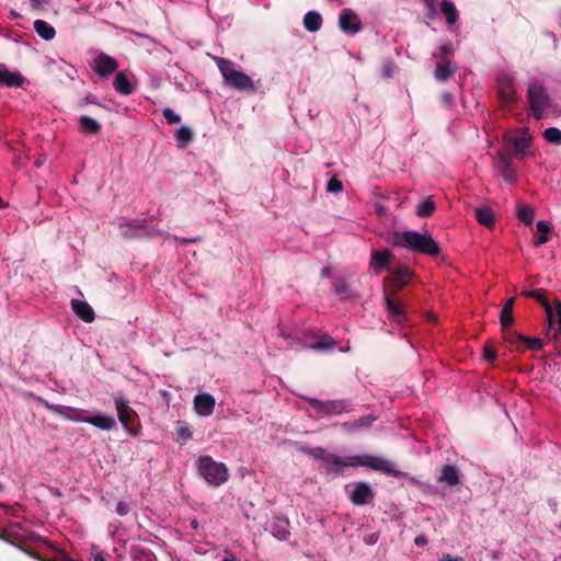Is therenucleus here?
Returning a JSON list of instances; mask_svg holds the SVG:
<instances>
[{"label":"nucleus","mask_w":561,"mask_h":561,"mask_svg":"<svg viewBox=\"0 0 561 561\" xmlns=\"http://www.w3.org/2000/svg\"><path fill=\"white\" fill-rule=\"evenodd\" d=\"M343 190V184L336 175L332 176L327 183V191L330 193H340Z\"/></svg>","instance_id":"nucleus-44"},{"label":"nucleus","mask_w":561,"mask_h":561,"mask_svg":"<svg viewBox=\"0 0 561 561\" xmlns=\"http://www.w3.org/2000/svg\"><path fill=\"white\" fill-rule=\"evenodd\" d=\"M370 257V265L376 272H379L388 266V264L394 259V255L389 249H383L382 251H373Z\"/></svg>","instance_id":"nucleus-23"},{"label":"nucleus","mask_w":561,"mask_h":561,"mask_svg":"<svg viewBox=\"0 0 561 561\" xmlns=\"http://www.w3.org/2000/svg\"><path fill=\"white\" fill-rule=\"evenodd\" d=\"M383 301L387 310V317L391 322L402 323L407 320L405 307L396 291L383 289Z\"/></svg>","instance_id":"nucleus-8"},{"label":"nucleus","mask_w":561,"mask_h":561,"mask_svg":"<svg viewBox=\"0 0 561 561\" xmlns=\"http://www.w3.org/2000/svg\"><path fill=\"white\" fill-rule=\"evenodd\" d=\"M497 98L503 105L516 103L517 93L514 87V80L507 73H502L496 78Z\"/></svg>","instance_id":"nucleus-11"},{"label":"nucleus","mask_w":561,"mask_h":561,"mask_svg":"<svg viewBox=\"0 0 561 561\" xmlns=\"http://www.w3.org/2000/svg\"><path fill=\"white\" fill-rule=\"evenodd\" d=\"M197 469L199 474L211 486H220L227 482L229 477L226 465L215 461L210 456L199 457Z\"/></svg>","instance_id":"nucleus-5"},{"label":"nucleus","mask_w":561,"mask_h":561,"mask_svg":"<svg viewBox=\"0 0 561 561\" xmlns=\"http://www.w3.org/2000/svg\"><path fill=\"white\" fill-rule=\"evenodd\" d=\"M113 87L115 91L121 95H130L134 91L133 85L124 71L116 73L113 81Z\"/></svg>","instance_id":"nucleus-27"},{"label":"nucleus","mask_w":561,"mask_h":561,"mask_svg":"<svg viewBox=\"0 0 561 561\" xmlns=\"http://www.w3.org/2000/svg\"><path fill=\"white\" fill-rule=\"evenodd\" d=\"M440 11L446 16V22L449 25L456 24L459 15H458V10L453 2H450L448 0H443L440 2Z\"/></svg>","instance_id":"nucleus-32"},{"label":"nucleus","mask_w":561,"mask_h":561,"mask_svg":"<svg viewBox=\"0 0 561 561\" xmlns=\"http://www.w3.org/2000/svg\"><path fill=\"white\" fill-rule=\"evenodd\" d=\"M443 98H444V101H445V102H447V103H450V102H451V100H453V96H451V94H449V93L444 94V96H443Z\"/></svg>","instance_id":"nucleus-64"},{"label":"nucleus","mask_w":561,"mask_h":561,"mask_svg":"<svg viewBox=\"0 0 561 561\" xmlns=\"http://www.w3.org/2000/svg\"><path fill=\"white\" fill-rule=\"evenodd\" d=\"M118 61L101 51L93 60V70L102 78H107L118 69Z\"/></svg>","instance_id":"nucleus-14"},{"label":"nucleus","mask_w":561,"mask_h":561,"mask_svg":"<svg viewBox=\"0 0 561 561\" xmlns=\"http://www.w3.org/2000/svg\"><path fill=\"white\" fill-rule=\"evenodd\" d=\"M375 491L368 482L359 481L354 484L350 493V501L356 506L370 504L375 499Z\"/></svg>","instance_id":"nucleus-12"},{"label":"nucleus","mask_w":561,"mask_h":561,"mask_svg":"<svg viewBox=\"0 0 561 561\" xmlns=\"http://www.w3.org/2000/svg\"><path fill=\"white\" fill-rule=\"evenodd\" d=\"M339 26L344 33L356 34L362 30L357 14L351 9H343L339 16Z\"/></svg>","instance_id":"nucleus-16"},{"label":"nucleus","mask_w":561,"mask_h":561,"mask_svg":"<svg viewBox=\"0 0 561 561\" xmlns=\"http://www.w3.org/2000/svg\"><path fill=\"white\" fill-rule=\"evenodd\" d=\"M457 71V66L450 60L437 62L434 70V78L437 81H445Z\"/></svg>","instance_id":"nucleus-26"},{"label":"nucleus","mask_w":561,"mask_h":561,"mask_svg":"<svg viewBox=\"0 0 561 561\" xmlns=\"http://www.w3.org/2000/svg\"><path fill=\"white\" fill-rule=\"evenodd\" d=\"M322 25V18L316 11H309L304 16V26L309 32H317Z\"/></svg>","instance_id":"nucleus-30"},{"label":"nucleus","mask_w":561,"mask_h":561,"mask_svg":"<svg viewBox=\"0 0 561 561\" xmlns=\"http://www.w3.org/2000/svg\"><path fill=\"white\" fill-rule=\"evenodd\" d=\"M504 340L515 346L517 351H520L519 346L524 345L525 335L515 331H508L504 334Z\"/></svg>","instance_id":"nucleus-40"},{"label":"nucleus","mask_w":561,"mask_h":561,"mask_svg":"<svg viewBox=\"0 0 561 561\" xmlns=\"http://www.w3.org/2000/svg\"><path fill=\"white\" fill-rule=\"evenodd\" d=\"M427 542H428V540H427L426 536H424V535H420V536H416V537L414 538V543H415L417 547H424V546H426V545H427Z\"/></svg>","instance_id":"nucleus-54"},{"label":"nucleus","mask_w":561,"mask_h":561,"mask_svg":"<svg viewBox=\"0 0 561 561\" xmlns=\"http://www.w3.org/2000/svg\"><path fill=\"white\" fill-rule=\"evenodd\" d=\"M546 290L545 289H535V296H533V299L537 300L542 308L546 311L547 319H548V328L546 330V336H550V332L552 330V325L554 324V310L552 308V305L550 304L549 299L546 297Z\"/></svg>","instance_id":"nucleus-17"},{"label":"nucleus","mask_w":561,"mask_h":561,"mask_svg":"<svg viewBox=\"0 0 561 561\" xmlns=\"http://www.w3.org/2000/svg\"><path fill=\"white\" fill-rule=\"evenodd\" d=\"M336 346V342L330 335H323L317 342L309 345L314 351H331Z\"/></svg>","instance_id":"nucleus-36"},{"label":"nucleus","mask_w":561,"mask_h":561,"mask_svg":"<svg viewBox=\"0 0 561 561\" xmlns=\"http://www.w3.org/2000/svg\"><path fill=\"white\" fill-rule=\"evenodd\" d=\"M453 51H454V49H453L451 43L444 44V45H442V46L439 47V53H440V55H439V56H440L442 58H445V57H447V56L451 55V54H453Z\"/></svg>","instance_id":"nucleus-52"},{"label":"nucleus","mask_w":561,"mask_h":561,"mask_svg":"<svg viewBox=\"0 0 561 561\" xmlns=\"http://www.w3.org/2000/svg\"><path fill=\"white\" fill-rule=\"evenodd\" d=\"M438 561H460L458 558H453L449 554H444Z\"/></svg>","instance_id":"nucleus-58"},{"label":"nucleus","mask_w":561,"mask_h":561,"mask_svg":"<svg viewBox=\"0 0 561 561\" xmlns=\"http://www.w3.org/2000/svg\"><path fill=\"white\" fill-rule=\"evenodd\" d=\"M270 533L279 540H286L289 535V520L285 517L276 516L268 524Z\"/></svg>","instance_id":"nucleus-20"},{"label":"nucleus","mask_w":561,"mask_h":561,"mask_svg":"<svg viewBox=\"0 0 561 561\" xmlns=\"http://www.w3.org/2000/svg\"><path fill=\"white\" fill-rule=\"evenodd\" d=\"M88 103L95 104V102H94L93 100H91V99H90V96H85L84 99H82V100L80 101V106H83V105H85V104H88Z\"/></svg>","instance_id":"nucleus-61"},{"label":"nucleus","mask_w":561,"mask_h":561,"mask_svg":"<svg viewBox=\"0 0 561 561\" xmlns=\"http://www.w3.org/2000/svg\"><path fill=\"white\" fill-rule=\"evenodd\" d=\"M37 401L44 408L49 410L50 412H53L55 414H59V415L64 416L65 419H69V420H73V421H82V422H85L88 424H91L98 428L105 430V431L112 430L116 425L115 419L113 416L92 415V416H87V417L82 419L80 416V414L83 412L82 410H78V409H73V408H69V407H65V405H56V404L49 403L47 400H45L44 398H41V397L37 398Z\"/></svg>","instance_id":"nucleus-3"},{"label":"nucleus","mask_w":561,"mask_h":561,"mask_svg":"<svg viewBox=\"0 0 561 561\" xmlns=\"http://www.w3.org/2000/svg\"><path fill=\"white\" fill-rule=\"evenodd\" d=\"M396 70V65L392 61H389L382 66L381 72L385 78H392L394 76Z\"/></svg>","instance_id":"nucleus-49"},{"label":"nucleus","mask_w":561,"mask_h":561,"mask_svg":"<svg viewBox=\"0 0 561 561\" xmlns=\"http://www.w3.org/2000/svg\"><path fill=\"white\" fill-rule=\"evenodd\" d=\"M438 482L445 483L448 486H456L460 483L459 470L456 466L445 465L442 467Z\"/></svg>","instance_id":"nucleus-24"},{"label":"nucleus","mask_w":561,"mask_h":561,"mask_svg":"<svg viewBox=\"0 0 561 561\" xmlns=\"http://www.w3.org/2000/svg\"><path fill=\"white\" fill-rule=\"evenodd\" d=\"M514 323L513 311L503 309L500 312V324L503 330L508 329Z\"/></svg>","instance_id":"nucleus-43"},{"label":"nucleus","mask_w":561,"mask_h":561,"mask_svg":"<svg viewBox=\"0 0 561 561\" xmlns=\"http://www.w3.org/2000/svg\"><path fill=\"white\" fill-rule=\"evenodd\" d=\"M216 64L226 85L238 91H256L253 80L247 73L236 70L231 60L217 57Z\"/></svg>","instance_id":"nucleus-4"},{"label":"nucleus","mask_w":561,"mask_h":561,"mask_svg":"<svg viewBox=\"0 0 561 561\" xmlns=\"http://www.w3.org/2000/svg\"><path fill=\"white\" fill-rule=\"evenodd\" d=\"M26 79L20 72H11L5 65L0 64V85L19 88Z\"/></svg>","instance_id":"nucleus-19"},{"label":"nucleus","mask_w":561,"mask_h":561,"mask_svg":"<svg viewBox=\"0 0 561 561\" xmlns=\"http://www.w3.org/2000/svg\"><path fill=\"white\" fill-rule=\"evenodd\" d=\"M412 276L413 271L409 266L400 265L397 268L391 270V275L385 278V288L390 291L398 293L408 285Z\"/></svg>","instance_id":"nucleus-10"},{"label":"nucleus","mask_w":561,"mask_h":561,"mask_svg":"<svg viewBox=\"0 0 561 561\" xmlns=\"http://www.w3.org/2000/svg\"><path fill=\"white\" fill-rule=\"evenodd\" d=\"M377 539H378V536L376 534H371L368 539L366 540L367 543H376L377 542Z\"/></svg>","instance_id":"nucleus-59"},{"label":"nucleus","mask_w":561,"mask_h":561,"mask_svg":"<svg viewBox=\"0 0 561 561\" xmlns=\"http://www.w3.org/2000/svg\"><path fill=\"white\" fill-rule=\"evenodd\" d=\"M0 539L10 543H14L11 533L3 531L2 534H0Z\"/></svg>","instance_id":"nucleus-56"},{"label":"nucleus","mask_w":561,"mask_h":561,"mask_svg":"<svg viewBox=\"0 0 561 561\" xmlns=\"http://www.w3.org/2000/svg\"><path fill=\"white\" fill-rule=\"evenodd\" d=\"M527 101L533 116L540 121L543 118V112L551 104V99L546 89L538 81H533L527 90Z\"/></svg>","instance_id":"nucleus-7"},{"label":"nucleus","mask_w":561,"mask_h":561,"mask_svg":"<svg viewBox=\"0 0 561 561\" xmlns=\"http://www.w3.org/2000/svg\"><path fill=\"white\" fill-rule=\"evenodd\" d=\"M215 399L209 393H199L194 398V408L198 415L208 416L214 412Z\"/></svg>","instance_id":"nucleus-18"},{"label":"nucleus","mask_w":561,"mask_h":561,"mask_svg":"<svg viewBox=\"0 0 561 561\" xmlns=\"http://www.w3.org/2000/svg\"><path fill=\"white\" fill-rule=\"evenodd\" d=\"M497 157V170L502 174L505 182L513 184L517 180L516 170L513 167V158L511 153L499 151Z\"/></svg>","instance_id":"nucleus-15"},{"label":"nucleus","mask_w":561,"mask_h":561,"mask_svg":"<svg viewBox=\"0 0 561 561\" xmlns=\"http://www.w3.org/2000/svg\"><path fill=\"white\" fill-rule=\"evenodd\" d=\"M196 240H197L196 238H192V239L183 238V239H181V243H185V244L186 243H194V242H196Z\"/></svg>","instance_id":"nucleus-63"},{"label":"nucleus","mask_w":561,"mask_h":561,"mask_svg":"<svg viewBox=\"0 0 561 561\" xmlns=\"http://www.w3.org/2000/svg\"><path fill=\"white\" fill-rule=\"evenodd\" d=\"M305 453L308 456L312 457L313 459H321L323 461H325L327 456L329 455V453L321 447L309 448V449H306Z\"/></svg>","instance_id":"nucleus-45"},{"label":"nucleus","mask_w":561,"mask_h":561,"mask_svg":"<svg viewBox=\"0 0 561 561\" xmlns=\"http://www.w3.org/2000/svg\"><path fill=\"white\" fill-rule=\"evenodd\" d=\"M71 309L84 322L90 323L95 318L92 307L84 300L72 299Z\"/></svg>","instance_id":"nucleus-22"},{"label":"nucleus","mask_w":561,"mask_h":561,"mask_svg":"<svg viewBox=\"0 0 561 561\" xmlns=\"http://www.w3.org/2000/svg\"><path fill=\"white\" fill-rule=\"evenodd\" d=\"M34 30L45 41H51L56 36L55 28L44 20H36L34 22Z\"/></svg>","instance_id":"nucleus-29"},{"label":"nucleus","mask_w":561,"mask_h":561,"mask_svg":"<svg viewBox=\"0 0 561 561\" xmlns=\"http://www.w3.org/2000/svg\"><path fill=\"white\" fill-rule=\"evenodd\" d=\"M531 136L527 130L520 131L518 135L507 139L508 152L513 157L524 158L530 147Z\"/></svg>","instance_id":"nucleus-13"},{"label":"nucleus","mask_w":561,"mask_h":561,"mask_svg":"<svg viewBox=\"0 0 561 561\" xmlns=\"http://www.w3.org/2000/svg\"><path fill=\"white\" fill-rule=\"evenodd\" d=\"M496 351L489 343H486L483 347V358L486 362H492L496 358Z\"/></svg>","instance_id":"nucleus-48"},{"label":"nucleus","mask_w":561,"mask_h":561,"mask_svg":"<svg viewBox=\"0 0 561 561\" xmlns=\"http://www.w3.org/2000/svg\"><path fill=\"white\" fill-rule=\"evenodd\" d=\"M534 294H535V289H533V290H523L520 293L522 296L527 297V298H533V296H535Z\"/></svg>","instance_id":"nucleus-60"},{"label":"nucleus","mask_w":561,"mask_h":561,"mask_svg":"<svg viewBox=\"0 0 561 561\" xmlns=\"http://www.w3.org/2000/svg\"><path fill=\"white\" fill-rule=\"evenodd\" d=\"M425 2V7H426V10H427V16L431 18V19H434L437 11H436V5H435V0H423Z\"/></svg>","instance_id":"nucleus-51"},{"label":"nucleus","mask_w":561,"mask_h":561,"mask_svg":"<svg viewBox=\"0 0 561 561\" xmlns=\"http://www.w3.org/2000/svg\"><path fill=\"white\" fill-rule=\"evenodd\" d=\"M516 216L522 222L529 226L534 221L535 211H534V208L528 205L517 204L516 205Z\"/></svg>","instance_id":"nucleus-35"},{"label":"nucleus","mask_w":561,"mask_h":561,"mask_svg":"<svg viewBox=\"0 0 561 561\" xmlns=\"http://www.w3.org/2000/svg\"><path fill=\"white\" fill-rule=\"evenodd\" d=\"M387 242L430 256H437L440 253L438 243L428 233L414 230L394 231L387 238Z\"/></svg>","instance_id":"nucleus-2"},{"label":"nucleus","mask_w":561,"mask_h":561,"mask_svg":"<svg viewBox=\"0 0 561 561\" xmlns=\"http://www.w3.org/2000/svg\"><path fill=\"white\" fill-rule=\"evenodd\" d=\"M115 512L119 515V516H126L129 512H130V506L128 503L124 502V501H119L117 504H116V507H115Z\"/></svg>","instance_id":"nucleus-50"},{"label":"nucleus","mask_w":561,"mask_h":561,"mask_svg":"<svg viewBox=\"0 0 561 561\" xmlns=\"http://www.w3.org/2000/svg\"><path fill=\"white\" fill-rule=\"evenodd\" d=\"M312 410L320 416H334L353 411L351 399L319 400L316 398H305Z\"/></svg>","instance_id":"nucleus-6"},{"label":"nucleus","mask_w":561,"mask_h":561,"mask_svg":"<svg viewBox=\"0 0 561 561\" xmlns=\"http://www.w3.org/2000/svg\"><path fill=\"white\" fill-rule=\"evenodd\" d=\"M474 218L480 225L490 229L493 228L495 225L494 213L489 207L474 208Z\"/></svg>","instance_id":"nucleus-28"},{"label":"nucleus","mask_w":561,"mask_h":561,"mask_svg":"<svg viewBox=\"0 0 561 561\" xmlns=\"http://www.w3.org/2000/svg\"><path fill=\"white\" fill-rule=\"evenodd\" d=\"M514 304H515V298L514 297H511L508 298L504 305H503V309H507V310H512L513 311V308H514Z\"/></svg>","instance_id":"nucleus-55"},{"label":"nucleus","mask_w":561,"mask_h":561,"mask_svg":"<svg viewBox=\"0 0 561 561\" xmlns=\"http://www.w3.org/2000/svg\"><path fill=\"white\" fill-rule=\"evenodd\" d=\"M376 211L379 216L383 215L386 213V208L381 205L376 206Z\"/></svg>","instance_id":"nucleus-62"},{"label":"nucleus","mask_w":561,"mask_h":561,"mask_svg":"<svg viewBox=\"0 0 561 561\" xmlns=\"http://www.w3.org/2000/svg\"><path fill=\"white\" fill-rule=\"evenodd\" d=\"M524 344L531 351H539L542 348L543 342L541 339L525 335Z\"/></svg>","instance_id":"nucleus-46"},{"label":"nucleus","mask_w":561,"mask_h":561,"mask_svg":"<svg viewBox=\"0 0 561 561\" xmlns=\"http://www.w3.org/2000/svg\"><path fill=\"white\" fill-rule=\"evenodd\" d=\"M31 7L34 10L42 8L43 5L49 4L50 0H30Z\"/></svg>","instance_id":"nucleus-53"},{"label":"nucleus","mask_w":561,"mask_h":561,"mask_svg":"<svg viewBox=\"0 0 561 561\" xmlns=\"http://www.w3.org/2000/svg\"><path fill=\"white\" fill-rule=\"evenodd\" d=\"M175 139L178 142L185 147L193 139V131L190 127L182 126L175 133Z\"/></svg>","instance_id":"nucleus-39"},{"label":"nucleus","mask_w":561,"mask_h":561,"mask_svg":"<svg viewBox=\"0 0 561 561\" xmlns=\"http://www.w3.org/2000/svg\"><path fill=\"white\" fill-rule=\"evenodd\" d=\"M162 115L165 118L167 123L170 125L178 124L181 122V116L169 107L162 111Z\"/></svg>","instance_id":"nucleus-47"},{"label":"nucleus","mask_w":561,"mask_h":561,"mask_svg":"<svg viewBox=\"0 0 561 561\" xmlns=\"http://www.w3.org/2000/svg\"><path fill=\"white\" fill-rule=\"evenodd\" d=\"M375 421L376 417L374 415H365L355 421L344 422L342 428L348 433H356L370 427Z\"/></svg>","instance_id":"nucleus-25"},{"label":"nucleus","mask_w":561,"mask_h":561,"mask_svg":"<svg viewBox=\"0 0 561 561\" xmlns=\"http://www.w3.org/2000/svg\"><path fill=\"white\" fill-rule=\"evenodd\" d=\"M80 128L83 133L89 135H96L101 130V124L88 115H82L79 118Z\"/></svg>","instance_id":"nucleus-31"},{"label":"nucleus","mask_w":561,"mask_h":561,"mask_svg":"<svg viewBox=\"0 0 561 561\" xmlns=\"http://www.w3.org/2000/svg\"><path fill=\"white\" fill-rule=\"evenodd\" d=\"M140 220H134L130 222H125L119 225L121 236L125 240H130L135 238H140L146 226Z\"/></svg>","instance_id":"nucleus-21"},{"label":"nucleus","mask_w":561,"mask_h":561,"mask_svg":"<svg viewBox=\"0 0 561 561\" xmlns=\"http://www.w3.org/2000/svg\"><path fill=\"white\" fill-rule=\"evenodd\" d=\"M324 462L330 466V471L335 474H342L345 469L355 466L370 468L392 477H399L401 474L390 460L373 455H355L343 459L336 454L329 453Z\"/></svg>","instance_id":"nucleus-1"},{"label":"nucleus","mask_w":561,"mask_h":561,"mask_svg":"<svg viewBox=\"0 0 561 561\" xmlns=\"http://www.w3.org/2000/svg\"><path fill=\"white\" fill-rule=\"evenodd\" d=\"M333 289L334 293L342 299L348 298L351 296L350 286L344 279H336L333 284Z\"/></svg>","instance_id":"nucleus-41"},{"label":"nucleus","mask_w":561,"mask_h":561,"mask_svg":"<svg viewBox=\"0 0 561 561\" xmlns=\"http://www.w3.org/2000/svg\"><path fill=\"white\" fill-rule=\"evenodd\" d=\"M543 138L553 145L561 144V130L557 127H549L543 131Z\"/></svg>","instance_id":"nucleus-42"},{"label":"nucleus","mask_w":561,"mask_h":561,"mask_svg":"<svg viewBox=\"0 0 561 561\" xmlns=\"http://www.w3.org/2000/svg\"><path fill=\"white\" fill-rule=\"evenodd\" d=\"M435 208L436 204L430 196L419 203L415 214L421 218H427L433 215Z\"/></svg>","instance_id":"nucleus-34"},{"label":"nucleus","mask_w":561,"mask_h":561,"mask_svg":"<svg viewBox=\"0 0 561 561\" xmlns=\"http://www.w3.org/2000/svg\"><path fill=\"white\" fill-rule=\"evenodd\" d=\"M92 556H93V561H106L105 556L102 551H95L92 553Z\"/></svg>","instance_id":"nucleus-57"},{"label":"nucleus","mask_w":561,"mask_h":561,"mask_svg":"<svg viewBox=\"0 0 561 561\" xmlns=\"http://www.w3.org/2000/svg\"><path fill=\"white\" fill-rule=\"evenodd\" d=\"M175 433H176L178 440L181 444H185L186 442H188L193 435L190 426L183 421L176 422Z\"/></svg>","instance_id":"nucleus-38"},{"label":"nucleus","mask_w":561,"mask_h":561,"mask_svg":"<svg viewBox=\"0 0 561 561\" xmlns=\"http://www.w3.org/2000/svg\"><path fill=\"white\" fill-rule=\"evenodd\" d=\"M536 227L540 234L535 238L534 244L536 247H539L548 241V232L550 231V225L545 220H540L537 222Z\"/></svg>","instance_id":"nucleus-37"},{"label":"nucleus","mask_w":561,"mask_h":561,"mask_svg":"<svg viewBox=\"0 0 561 561\" xmlns=\"http://www.w3.org/2000/svg\"><path fill=\"white\" fill-rule=\"evenodd\" d=\"M115 407L117 416L123 427L133 435L138 434V430L134 428L135 422L138 417L137 413L129 407L126 398L115 399Z\"/></svg>","instance_id":"nucleus-9"},{"label":"nucleus","mask_w":561,"mask_h":561,"mask_svg":"<svg viewBox=\"0 0 561 561\" xmlns=\"http://www.w3.org/2000/svg\"><path fill=\"white\" fill-rule=\"evenodd\" d=\"M552 308L554 310V324L552 325L550 336L548 337L557 340L561 334V300L554 299Z\"/></svg>","instance_id":"nucleus-33"}]
</instances>
